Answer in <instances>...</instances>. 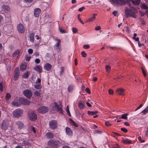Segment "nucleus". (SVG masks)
<instances>
[{
  "instance_id": "nucleus-44",
  "label": "nucleus",
  "mask_w": 148,
  "mask_h": 148,
  "mask_svg": "<svg viewBox=\"0 0 148 148\" xmlns=\"http://www.w3.org/2000/svg\"><path fill=\"white\" fill-rule=\"evenodd\" d=\"M22 143L27 145H30L29 143L27 141H23Z\"/></svg>"
},
{
  "instance_id": "nucleus-19",
  "label": "nucleus",
  "mask_w": 148,
  "mask_h": 148,
  "mask_svg": "<svg viewBox=\"0 0 148 148\" xmlns=\"http://www.w3.org/2000/svg\"><path fill=\"white\" fill-rule=\"evenodd\" d=\"M128 115L127 114H125L121 115V116H119L118 117L119 118L118 119H122L127 120V116Z\"/></svg>"
},
{
  "instance_id": "nucleus-16",
  "label": "nucleus",
  "mask_w": 148,
  "mask_h": 148,
  "mask_svg": "<svg viewBox=\"0 0 148 148\" xmlns=\"http://www.w3.org/2000/svg\"><path fill=\"white\" fill-rule=\"evenodd\" d=\"M27 67V63H25L24 64H21L20 66V69L22 71L25 70Z\"/></svg>"
},
{
  "instance_id": "nucleus-22",
  "label": "nucleus",
  "mask_w": 148,
  "mask_h": 148,
  "mask_svg": "<svg viewBox=\"0 0 148 148\" xmlns=\"http://www.w3.org/2000/svg\"><path fill=\"white\" fill-rule=\"evenodd\" d=\"M75 86L73 84L69 85L68 88V90L69 92H71L74 89Z\"/></svg>"
},
{
  "instance_id": "nucleus-54",
  "label": "nucleus",
  "mask_w": 148,
  "mask_h": 148,
  "mask_svg": "<svg viewBox=\"0 0 148 148\" xmlns=\"http://www.w3.org/2000/svg\"><path fill=\"white\" fill-rule=\"evenodd\" d=\"M142 72L144 76H146V74L145 70L143 68H142Z\"/></svg>"
},
{
  "instance_id": "nucleus-40",
  "label": "nucleus",
  "mask_w": 148,
  "mask_h": 148,
  "mask_svg": "<svg viewBox=\"0 0 148 148\" xmlns=\"http://www.w3.org/2000/svg\"><path fill=\"white\" fill-rule=\"evenodd\" d=\"M34 94L35 97L39 96L40 95V93L37 90H36L34 92Z\"/></svg>"
},
{
  "instance_id": "nucleus-56",
  "label": "nucleus",
  "mask_w": 148,
  "mask_h": 148,
  "mask_svg": "<svg viewBox=\"0 0 148 148\" xmlns=\"http://www.w3.org/2000/svg\"><path fill=\"white\" fill-rule=\"evenodd\" d=\"M106 125L107 126H108L111 125V124L109 122L107 121L105 123Z\"/></svg>"
},
{
  "instance_id": "nucleus-8",
  "label": "nucleus",
  "mask_w": 148,
  "mask_h": 148,
  "mask_svg": "<svg viewBox=\"0 0 148 148\" xmlns=\"http://www.w3.org/2000/svg\"><path fill=\"white\" fill-rule=\"evenodd\" d=\"M14 74L13 79L14 80H16L18 79L19 76V71L18 67H16L14 70Z\"/></svg>"
},
{
  "instance_id": "nucleus-58",
  "label": "nucleus",
  "mask_w": 148,
  "mask_h": 148,
  "mask_svg": "<svg viewBox=\"0 0 148 148\" xmlns=\"http://www.w3.org/2000/svg\"><path fill=\"white\" fill-rule=\"evenodd\" d=\"M41 82V79L39 78H37L36 80V83H40Z\"/></svg>"
},
{
  "instance_id": "nucleus-6",
  "label": "nucleus",
  "mask_w": 148,
  "mask_h": 148,
  "mask_svg": "<svg viewBox=\"0 0 148 148\" xmlns=\"http://www.w3.org/2000/svg\"><path fill=\"white\" fill-rule=\"evenodd\" d=\"M19 101L20 104L25 105H28L30 103V101L27 99L23 98H20L19 99Z\"/></svg>"
},
{
  "instance_id": "nucleus-52",
  "label": "nucleus",
  "mask_w": 148,
  "mask_h": 148,
  "mask_svg": "<svg viewBox=\"0 0 148 148\" xmlns=\"http://www.w3.org/2000/svg\"><path fill=\"white\" fill-rule=\"evenodd\" d=\"M28 52L30 54H32L33 52V50L32 49H29L28 50Z\"/></svg>"
},
{
  "instance_id": "nucleus-49",
  "label": "nucleus",
  "mask_w": 148,
  "mask_h": 148,
  "mask_svg": "<svg viewBox=\"0 0 148 148\" xmlns=\"http://www.w3.org/2000/svg\"><path fill=\"white\" fill-rule=\"evenodd\" d=\"M113 90L111 89H109L108 90V92L110 95L112 94L113 93Z\"/></svg>"
},
{
  "instance_id": "nucleus-27",
  "label": "nucleus",
  "mask_w": 148,
  "mask_h": 148,
  "mask_svg": "<svg viewBox=\"0 0 148 148\" xmlns=\"http://www.w3.org/2000/svg\"><path fill=\"white\" fill-rule=\"evenodd\" d=\"M2 9L4 11H8L10 10L9 7L7 5H3L2 6Z\"/></svg>"
},
{
  "instance_id": "nucleus-61",
  "label": "nucleus",
  "mask_w": 148,
  "mask_h": 148,
  "mask_svg": "<svg viewBox=\"0 0 148 148\" xmlns=\"http://www.w3.org/2000/svg\"><path fill=\"white\" fill-rule=\"evenodd\" d=\"M86 92L88 94H90V89H89V88H86Z\"/></svg>"
},
{
  "instance_id": "nucleus-7",
  "label": "nucleus",
  "mask_w": 148,
  "mask_h": 148,
  "mask_svg": "<svg viewBox=\"0 0 148 148\" xmlns=\"http://www.w3.org/2000/svg\"><path fill=\"white\" fill-rule=\"evenodd\" d=\"M48 111V108L46 106L40 107L37 109L38 112L42 114L46 113Z\"/></svg>"
},
{
  "instance_id": "nucleus-12",
  "label": "nucleus",
  "mask_w": 148,
  "mask_h": 148,
  "mask_svg": "<svg viewBox=\"0 0 148 148\" xmlns=\"http://www.w3.org/2000/svg\"><path fill=\"white\" fill-rule=\"evenodd\" d=\"M49 124L50 127L52 129L56 128L57 125V123L56 121H51L50 122Z\"/></svg>"
},
{
  "instance_id": "nucleus-50",
  "label": "nucleus",
  "mask_w": 148,
  "mask_h": 148,
  "mask_svg": "<svg viewBox=\"0 0 148 148\" xmlns=\"http://www.w3.org/2000/svg\"><path fill=\"white\" fill-rule=\"evenodd\" d=\"M121 130L125 133L127 132V130L126 129H125L124 128H121Z\"/></svg>"
},
{
  "instance_id": "nucleus-31",
  "label": "nucleus",
  "mask_w": 148,
  "mask_h": 148,
  "mask_svg": "<svg viewBox=\"0 0 148 148\" xmlns=\"http://www.w3.org/2000/svg\"><path fill=\"white\" fill-rule=\"evenodd\" d=\"M20 53V50L18 49H17L14 51V52L12 54V55L13 56H15L17 55H18Z\"/></svg>"
},
{
  "instance_id": "nucleus-5",
  "label": "nucleus",
  "mask_w": 148,
  "mask_h": 148,
  "mask_svg": "<svg viewBox=\"0 0 148 148\" xmlns=\"http://www.w3.org/2000/svg\"><path fill=\"white\" fill-rule=\"evenodd\" d=\"M28 116L30 120H36L37 119V114L34 111L29 112Z\"/></svg>"
},
{
  "instance_id": "nucleus-10",
  "label": "nucleus",
  "mask_w": 148,
  "mask_h": 148,
  "mask_svg": "<svg viewBox=\"0 0 148 148\" xmlns=\"http://www.w3.org/2000/svg\"><path fill=\"white\" fill-rule=\"evenodd\" d=\"M17 29L19 33L23 34L25 32V29L22 24L20 23L18 25Z\"/></svg>"
},
{
  "instance_id": "nucleus-15",
  "label": "nucleus",
  "mask_w": 148,
  "mask_h": 148,
  "mask_svg": "<svg viewBox=\"0 0 148 148\" xmlns=\"http://www.w3.org/2000/svg\"><path fill=\"white\" fill-rule=\"evenodd\" d=\"M52 65L48 63H46L44 66V69L47 71H50Z\"/></svg>"
},
{
  "instance_id": "nucleus-26",
  "label": "nucleus",
  "mask_w": 148,
  "mask_h": 148,
  "mask_svg": "<svg viewBox=\"0 0 148 148\" xmlns=\"http://www.w3.org/2000/svg\"><path fill=\"white\" fill-rule=\"evenodd\" d=\"M17 124L18 125V128L20 129L24 127V125L23 124L19 121H18L17 122Z\"/></svg>"
},
{
  "instance_id": "nucleus-48",
  "label": "nucleus",
  "mask_w": 148,
  "mask_h": 148,
  "mask_svg": "<svg viewBox=\"0 0 148 148\" xmlns=\"http://www.w3.org/2000/svg\"><path fill=\"white\" fill-rule=\"evenodd\" d=\"M73 32L74 33H76L77 32V29L75 27H73L72 29Z\"/></svg>"
},
{
  "instance_id": "nucleus-62",
  "label": "nucleus",
  "mask_w": 148,
  "mask_h": 148,
  "mask_svg": "<svg viewBox=\"0 0 148 148\" xmlns=\"http://www.w3.org/2000/svg\"><path fill=\"white\" fill-rule=\"evenodd\" d=\"M124 124L126 126H129L130 125V124L127 122H125L124 123Z\"/></svg>"
},
{
  "instance_id": "nucleus-46",
  "label": "nucleus",
  "mask_w": 148,
  "mask_h": 148,
  "mask_svg": "<svg viewBox=\"0 0 148 148\" xmlns=\"http://www.w3.org/2000/svg\"><path fill=\"white\" fill-rule=\"evenodd\" d=\"M31 57L30 56H26L25 58V59L26 61H29L30 60Z\"/></svg>"
},
{
  "instance_id": "nucleus-51",
  "label": "nucleus",
  "mask_w": 148,
  "mask_h": 148,
  "mask_svg": "<svg viewBox=\"0 0 148 148\" xmlns=\"http://www.w3.org/2000/svg\"><path fill=\"white\" fill-rule=\"evenodd\" d=\"M85 9V8L83 6L78 9V11L79 12H82L84 9Z\"/></svg>"
},
{
  "instance_id": "nucleus-45",
  "label": "nucleus",
  "mask_w": 148,
  "mask_h": 148,
  "mask_svg": "<svg viewBox=\"0 0 148 148\" xmlns=\"http://www.w3.org/2000/svg\"><path fill=\"white\" fill-rule=\"evenodd\" d=\"M90 46L88 45H84L83 46V47L85 49H88L90 48Z\"/></svg>"
},
{
  "instance_id": "nucleus-38",
  "label": "nucleus",
  "mask_w": 148,
  "mask_h": 148,
  "mask_svg": "<svg viewBox=\"0 0 148 148\" xmlns=\"http://www.w3.org/2000/svg\"><path fill=\"white\" fill-rule=\"evenodd\" d=\"M70 121V124H71L74 125L76 127H78L77 124L74 121Z\"/></svg>"
},
{
  "instance_id": "nucleus-47",
  "label": "nucleus",
  "mask_w": 148,
  "mask_h": 148,
  "mask_svg": "<svg viewBox=\"0 0 148 148\" xmlns=\"http://www.w3.org/2000/svg\"><path fill=\"white\" fill-rule=\"evenodd\" d=\"M81 54L82 56L84 57H86L87 55L86 54L84 51H83L82 52Z\"/></svg>"
},
{
  "instance_id": "nucleus-60",
  "label": "nucleus",
  "mask_w": 148,
  "mask_h": 148,
  "mask_svg": "<svg viewBox=\"0 0 148 148\" xmlns=\"http://www.w3.org/2000/svg\"><path fill=\"white\" fill-rule=\"evenodd\" d=\"M112 14H113L114 16H116L117 15V11H114L112 12Z\"/></svg>"
},
{
  "instance_id": "nucleus-28",
  "label": "nucleus",
  "mask_w": 148,
  "mask_h": 148,
  "mask_svg": "<svg viewBox=\"0 0 148 148\" xmlns=\"http://www.w3.org/2000/svg\"><path fill=\"white\" fill-rule=\"evenodd\" d=\"M78 106L80 109H83L84 107V104L81 102L78 103Z\"/></svg>"
},
{
  "instance_id": "nucleus-35",
  "label": "nucleus",
  "mask_w": 148,
  "mask_h": 148,
  "mask_svg": "<svg viewBox=\"0 0 148 148\" xmlns=\"http://www.w3.org/2000/svg\"><path fill=\"white\" fill-rule=\"evenodd\" d=\"M41 87H42L40 84H36L34 85V88L37 89H40Z\"/></svg>"
},
{
  "instance_id": "nucleus-32",
  "label": "nucleus",
  "mask_w": 148,
  "mask_h": 148,
  "mask_svg": "<svg viewBox=\"0 0 148 148\" xmlns=\"http://www.w3.org/2000/svg\"><path fill=\"white\" fill-rule=\"evenodd\" d=\"M97 112L96 111H88V114L92 116L95 114Z\"/></svg>"
},
{
  "instance_id": "nucleus-9",
  "label": "nucleus",
  "mask_w": 148,
  "mask_h": 148,
  "mask_svg": "<svg viewBox=\"0 0 148 148\" xmlns=\"http://www.w3.org/2000/svg\"><path fill=\"white\" fill-rule=\"evenodd\" d=\"M23 95L28 99L31 98L32 94L30 90H24L23 92Z\"/></svg>"
},
{
  "instance_id": "nucleus-55",
  "label": "nucleus",
  "mask_w": 148,
  "mask_h": 148,
  "mask_svg": "<svg viewBox=\"0 0 148 148\" xmlns=\"http://www.w3.org/2000/svg\"><path fill=\"white\" fill-rule=\"evenodd\" d=\"M101 29V27L99 26H98L95 27V29L96 30H99L100 29Z\"/></svg>"
},
{
  "instance_id": "nucleus-11",
  "label": "nucleus",
  "mask_w": 148,
  "mask_h": 148,
  "mask_svg": "<svg viewBox=\"0 0 148 148\" xmlns=\"http://www.w3.org/2000/svg\"><path fill=\"white\" fill-rule=\"evenodd\" d=\"M41 12L40 9L38 8H36L34 10V16L36 17H38Z\"/></svg>"
},
{
  "instance_id": "nucleus-53",
  "label": "nucleus",
  "mask_w": 148,
  "mask_h": 148,
  "mask_svg": "<svg viewBox=\"0 0 148 148\" xmlns=\"http://www.w3.org/2000/svg\"><path fill=\"white\" fill-rule=\"evenodd\" d=\"M35 62L36 64H39L40 62V60L39 58H36L35 60Z\"/></svg>"
},
{
  "instance_id": "nucleus-24",
  "label": "nucleus",
  "mask_w": 148,
  "mask_h": 148,
  "mask_svg": "<svg viewBox=\"0 0 148 148\" xmlns=\"http://www.w3.org/2000/svg\"><path fill=\"white\" fill-rule=\"evenodd\" d=\"M93 16L91 17L90 18L87 19L86 21V22H90L91 21H94L96 18V17L95 16L97 15V14H93Z\"/></svg>"
},
{
  "instance_id": "nucleus-37",
  "label": "nucleus",
  "mask_w": 148,
  "mask_h": 148,
  "mask_svg": "<svg viewBox=\"0 0 148 148\" xmlns=\"http://www.w3.org/2000/svg\"><path fill=\"white\" fill-rule=\"evenodd\" d=\"M11 97L10 94L9 93H7L6 94V100H8Z\"/></svg>"
},
{
  "instance_id": "nucleus-43",
  "label": "nucleus",
  "mask_w": 148,
  "mask_h": 148,
  "mask_svg": "<svg viewBox=\"0 0 148 148\" xmlns=\"http://www.w3.org/2000/svg\"><path fill=\"white\" fill-rule=\"evenodd\" d=\"M59 30L60 32L62 34H64L66 33V31L62 28H59Z\"/></svg>"
},
{
  "instance_id": "nucleus-30",
  "label": "nucleus",
  "mask_w": 148,
  "mask_h": 148,
  "mask_svg": "<svg viewBox=\"0 0 148 148\" xmlns=\"http://www.w3.org/2000/svg\"><path fill=\"white\" fill-rule=\"evenodd\" d=\"M12 104L14 106H19L20 105L19 103L18 102V101L16 100H14L13 101L12 103Z\"/></svg>"
},
{
  "instance_id": "nucleus-1",
  "label": "nucleus",
  "mask_w": 148,
  "mask_h": 148,
  "mask_svg": "<svg viewBox=\"0 0 148 148\" xmlns=\"http://www.w3.org/2000/svg\"><path fill=\"white\" fill-rule=\"evenodd\" d=\"M109 1L114 6L116 7H118L119 5H124L126 4H128L130 9L127 7H126L125 9L126 17L127 18L130 17H132L134 18L136 17V11L134 7H130L131 4L130 2H131L134 5H138L140 4V1L137 0H109Z\"/></svg>"
},
{
  "instance_id": "nucleus-21",
  "label": "nucleus",
  "mask_w": 148,
  "mask_h": 148,
  "mask_svg": "<svg viewBox=\"0 0 148 148\" xmlns=\"http://www.w3.org/2000/svg\"><path fill=\"white\" fill-rule=\"evenodd\" d=\"M57 40L58 41V42L53 47L54 49L55 50H57V49H58V47L60 45L61 42V40L60 39H57Z\"/></svg>"
},
{
  "instance_id": "nucleus-29",
  "label": "nucleus",
  "mask_w": 148,
  "mask_h": 148,
  "mask_svg": "<svg viewBox=\"0 0 148 148\" xmlns=\"http://www.w3.org/2000/svg\"><path fill=\"white\" fill-rule=\"evenodd\" d=\"M148 112V106L147 107L141 112L143 115H145Z\"/></svg>"
},
{
  "instance_id": "nucleus-64",
  "label": "nucleus",
  "mask_w": 148,
  "mask_h": 148,
  "mask_svg": "<svg viewBox=\"0 0 148 148\" xmlns=\"http://www.w3.org/2000/svg\"><path fill=\"white\" fill-rule=\"evenodd\" d=\"M147 130L145 131V135L146 136H148V127H147Z\"/></svg>"
},
{
  "instance_id": "nucleus-25",
  "label": "nucleus",
  "mask_w": 148,
  "mask_h": 148,
  "mask_svg": "<svg viewBox=\"0 0 148 148\" xmlns=\"http://www.w3.org/2000/svg\"><path fill=\"white\" fill-rule=\"evenodd\" d=\"M29 72L27 71L22 76V77L23 78L26 79L27 78L29 75Z\"/></svg>"
},
{
  "instance_id": "nucleus-17",
  "label": "nucleus",
  "mask_w": 148,
  "mask_h": 148,
  "mask_svg": "<svg viewBox=\"0 0 148 148\" xmlns=\"http://www.w3.org/2000/svg\"><path fill=\"white\" fill-rule=\"evenodd\" d=\"M34 69L35 71L39 73L42 72V68L39 65H36V66L34 67Z\"/></svg>"
},
{
  "instance_id": "nucleus-57",
  "label": "nucleus",
  "mask_w": 148,
  "mask_h": 148,
  "mask_svg": "<svg viewBox=\"0 0 148 148\" xmlns=\"http://www.w3.org/2000/svg\"><path fill=\"white\" fill-rule=\"evenodd\" d=\"M3 90V86L1 83H0V91L2 92Z\"/></svg>"
},
{
  "instance_id": "nucleus-4",
  "label": "nucleus",
  "mask_w": 148,
  "mask_h": 148,
  "mask_svg": "<svg viewBox=\"0 0 148 148\" xmlns=\"http://www.w3.org/2000/svg\"><path fill=\"white\" fill-rule=\"evenodd\" d=\"M23 112V110L21 109L18 108L13 111L12 114L15 117L18 118L22 115Z\"/></svg>"
},
{
  "instance_id": "nucleus-23",
  "label": "nucleus",
  "mask_w": 148,
  "mask_h": 148,
  "mask_svg": "<svg viewBox=\"0 0 148 148\" xmlns=\"http://www.w3.org/2000/svg\"><path fill=\"white\" fill-rule=\"evenodd\" d=\"M45 135L47 138H53L54 136L53 134L51 132H47Z\"/></svg>"
},
{
  "instance_id": "nucleus-39",
  "label": "nucleus",
  "mask_w": 148,
  "mask_h": 148,
  "mask_svg": "<svg viewBox=\"0 0 148 148\" xmlns=\"http://www.w3.org/2000/svg\"><path fill=\"white\" fill-rule=\"evenodd\" d=\"M106 71L108 72H109L110 70V66L107 65L106 66Z\"/></svg>"
},
{
  "instance_id": "nucleus-14",
  "label": "nucleus",
  "mask_w": 148,
  "mask_h": 148,
  "mask_svg": "<svg viewBox=\"0 0 148 148\" xmlns=\"http://www.w3.org/2000/svg\"><path fill=\"white\" fill-rule=\"evenodd\" d=\"M35 34L34 32L31 33L29 34V41L32 42H33L34 40Z\"/></svg>"
},
{
  "instance_id": "nucleus-59",
  "label": "nucleus",
  "mask_w": 148,
  "mask_h": 148,
  "mask_svg": "<svg viewBox=\"0 0 148 148\" xmlns=\"http://www.w3.org/2000/svg\"><path fill=\"white\" fill-rule=\"evenodd\" d=\"M143 106V104H140L139 106L136 108V110H138L140 108Z\"/></svg>"
},
{
  "instance_id": "nucleus-42",
  "label": "nucleus",
  "mask_w": 148,
  "mask_h": 148,
  "mask_svg": "<svg viewBox=\"0 0 148 148\" xmlns=\"http://www.w3.org/2000/svg\"><path fill=\"white\" fill-rule=\"evenodd\" d=\"M141 7L142 9H145V10L148 9V7L146 5L144 4H142Z\"/></svg>"
},
{
  "instance_id": "nucleus-41",
  "label": "nucleus",
  "mask_w": 148,
  "mask_h": 148,
  "mask_svg": "<svg viewBox=\"0 0 148 148\" xmlns=\"http://www.w3.org/2000/svg\"><path fill=\"white\" fill-rule=\"evenodd\" d=\"M24 1L27 3H31L33 1V0H23Z\"/></svg>"
},
{
  "instance_id": "nucleus-34",
  "label": "nucleus",
  "mask_w": 148,
  "mask_h": 148,
  "mask_svg": "<svg viewBox=\"0 0 148 148\" xmlns=\"http://www.w3.org/2000/svg\"><path fill=\"white\" fill-rule=\"evenodd\" d=\"M123 143L125 144H130L131 143V141L130 140H129L128 139H127L126 140H122Z\"/></svg>"
},
{
  "instance_id": "nucleus-13",
  "label": "nucleus",
  "mask_w": 148,
  "mask_h": 148,
  "mask_svg": "<svg viewBox=\"0 0 148 148\" xmlns=\"http://www.w3.org/2000/svg\"><path fill=\"white\" fill-rule=\"evenodd\" d=\"M8 123L7 121H3L1 127L2 129L6 130L7 129Z\"/></svg>"
},
{
  "instance_id": "nucleus-18",
  "label": "nucleus",
  "mask_w": 148,
  "mask_h": 148,
  "mask_svg": "<svg viewBox=\"0 0 148 148\" xmlns=\"http://www.w3.org/2000/svg\"><path fill=\"white\" fill-rule=\"evenodd\" d=\"M125 90L123 88H118L116 90V92L119 95H123L124 94L123 92H124Z\"/></svg>"
},
{
  "instance_id": "nucleus-3",
  "label": "nucleus",
  "mask_w": 148,
  "mask_h": 148,
  "mask_svg": "<svg viewBox=\"0 0 148 148\" xmlns=\"http://www.w3.org/2000/svg\"><path fill=\"white\" fill-rule=\"evenodd\" d=\"M59 142L53 140H51L48 142V145L51 147L53 148H58L59 145Z\"/></svg>"
},
{
  "instance_id": "nucleus-33",
  "label": "nucleus",
  "mask_w": 148,
  "mask_h": 148,
  "mask_svg": "<svg viewBox=\"0 0 148 148\" xmlns=\"http://www.w3.org/2000/svg\"><path fill=\"white\" fill-rule=\"evenodd\" d=\"M66 111L67 112L68 115L70 116H71V114L70 112L68 106H67L66 108Z\"/></svg>"
},
{
  "instance_id": "nucleus-20",
  "label": "nucleus",
  "mask_w": 148,
  "mask_h": 148,
  "mask_svg": "<svg viewBox=\"0 0 148 148\" xmlns=\"http://www.w3.org/2000/svg\"><path fill=\"white\" fill-rule=\"evenodd\" d=\"M66 132L69 135L71 136L72 135V132L70 128L66 127Z\"/></svg>"
},
{
  "instance_id": "nucleus-36",
  "label": "nucleus",
  "mask_w": 148,
  "mask_h": 148,
  "mask_svg": "<svg viewBox=\"0 0 148 148\" xmlns=\"http://www.w3.org/2000/svg\"><path fill=\"white\" fill-rule=\"evenodd\" d=\"M64 67H62L61 68V71H60V75L61 76L63 73L64 72Z\"/></svg>"
},
{
  "instance_id": "nucleus-2",
  "label": "nucleus",
  "mask_w": 148,
  "mask_h": 148,
  "mask_svg": "<svg viewBox=\"0 0 148 148\" xmlns=\"http://www.w3.org/2000/svg\"><path fill=\"white\" fill-rule=\"evenodd\" d=\"M62 103L61 102L60 103L59 105L56 102H54L52 104L51 106L53 110L56 111H58L60 113L62 114L63 113V111L62 108Z\"/></svg>"
},
{
  "instance_id": "nucleus-63",
  "label": "nucleus",
  "mask_w": 148,
  "mask_h": 148,
  "mask_svg": "<svg viewBox=\"0 0 148 148\" xmlns=\"http://www.w3.org/2000/svg\"><path fill=\"white\" fill-rule=\"evenodd\" d=\"M135 41H138V42L139 41V38L138 37L135 38H133Z\"/></svg>"
}]
</instances>
